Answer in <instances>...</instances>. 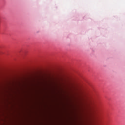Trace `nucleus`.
<instances>
[{
	"instance_id": "nucleus-1",
	"label": "nucleus",
	"mask_w": 125,
	"mask_h": 125,
	"mask_svg": "<svg viewBox=\"0 0 125 125\" xmlns=\"http://www.w3.org/2000/svg\"><path fill=\"white\" fill-rule=\"evenodd\" d=\"M87 98L88 102L90 104L92 107V110L98 118L100 119L102 117V111L100 104L99 100L96 96L91 94H87Z\"/></svg>"
}]
</instances>
